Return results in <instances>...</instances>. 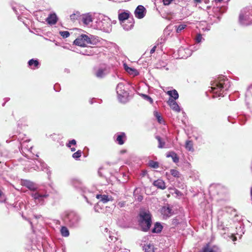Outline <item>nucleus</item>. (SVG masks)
<instances>
[{
    "mask_svg": "<svg viewBox=\"0 0 252 252\" xmlns=\"http://www.w3.org/2000/svg\"><path fill=\"white\" fill-rule=\"evenodd\" d=\"M129 14L130 13L128 11H125L119 13L118 18L120 23L123 22H126V21L130 20V18H129Z\"/></svg>",
    "mask_w": 252,
    "mask_h": 252,
    "instance_id": "19",
    "label": "nucleus"
},
{
    "mask_svg": "<svg viewBox=\"0 0 252 252\" xmlns=\"http://www.w3.org/2000/svg\"><path fill=\"white\" fill-rule=\"evenodd\" d=\"M60 34L63 38H66L70 35L68 31H61L60 32Z\"/></svg>",
    "mask_w": 252,
    "mask_h": 252,
    "instance_id": "42",
    "label": "nucleus"
},
{
    "mask_svg": "<svg viewBox=\"0 0 252 252\" xmlns=\"http://www.w3.org/2000/svg\"><path fill=\"white\" fill-rule=\"evenodd\" d=\"M202 39V37L201 34H197L196 37V42L197 43H200L201 41V40Z\"/></svg>",
    "mask_w": 252,
    "mask_h": 252,
    "instance_id": "45",
    "label": "nucleus"
},
{
    "mask_svg": "<svg viewBox=\"0 0 252 252\" xmlns=\"http://www.w3.org/2000/svg\"><path fill=\"white\" fill-rule=\"evenodd\" d=\"M153 185L157 188L161 189H164L166 188L165 182L161 179H158L155 181Z\"/></svg>",
    "mask_w": 252,
    "mask_h": 252,
    "instance_id": "24",
    "label": "nucleus"
},
{
    "mask_svg": "<svg viewBox=\"0 0 252 252\" xmlns=\"http://www.w3.org/2000/svg\"><path fill=\"white\" fill-rule=\"evenodd\" d=\"M246 100L248 103H252V87H250L246 94Z\"/></svg>",
    "mask_w": 252,
    "mask_h": 252,
    "instance_id": "31",
    "label": "nucleus"
},
{
    "mask_svg": "<svg viewBox=\"0 0 252 252\" xmlns=\"http://www.w3.org/2000/svg\"><path fill=\"white\" fill-rule=\"evenodd\" d=\"M239 22L243 26L252 24V7H246L241 10L239 16Z\"/></svg>",
    "mask_w": 252,
    "mask_h": 252,
    "instance_id": "6",
    "label": "nucleus"
},
{
    "mask_svg": "<svg viewBox=\"0 0 252 252\" xmlns=\"http://www.w3.org/2000/svg\"><path fill=\"white\" fill-rule=\"evenodd\" d=\"M160 213L162 215L163 218L166 219L173 215L174 212L172 210V207L167 204L162 207L160 209Z\"/></svg>",
    "mask_w": 252,
    "mask_h": 252,
    "instance_id": "11",
    "label": "nucleus"
},
{
    "mask_svg": "<svg viewBox=\"0 0 252 252\" xmlns=\"http://www.w3.org/2000/svg\"><path fill=\"white\" fill-rule=\"evenodd\" d=\"M81 21L85 25H90L93 22V15L90 13L83 14L81 16Z\"/></svg>",
    "mask_w": 252,
    "mask_h": 252,
    "instance_id": "15",
    "label": "nucleus"
},
{
    "mask_svg": "<svg viewBox=\"0 0 252 252\" xmlns=\"http://www.w3.org/2000/svg\"><path fill=\"white\" fill-rule=\"evenodd\" d=\"M166 157L167 158H171L173 161L175 163H177L179 162V158L177 156V155L174 152H169L166 154Z\"/></svg>",
    "mask_w": 252,
    "mask_h": 252,
    "instance_id": "28",
    "label": "nucleus"
},
{
    "mask_svg": "<svg viewBox=\"0 0 252 252\" xmlns=\"http://www.w3.org/2000/svg\"><path fill=\"white\" fill-rule=\"evenodd\" d=\"M81 154L82 151L81 150H78L72 155V157L75 159H78L81 157Z\"/></svg>",
    "mask_w": 252,
    "mask_h": 252,
    "instance_id": "38",
    "label": "nucleus"
},
{
    "mask_svg": "<svg viewBox=\"0 0 252 252\" xmlns=\"http://www.w3.org/2000/svg\"><path fill=\"white\" fill-rule=\"evenodd\" d=\"M76 144V141L74 139H72L70 141H69L68 143H67L66 144V146L68 147H71V145H75Z\"/></svg>",
    "mask_w": 252,
    "mask_h": 252,
    "instance_id": "43",
    "label": "nucleus"
},
{
    "mask_svg": "<svg viewBox=\"0 0 252 252\" xmlns=\"http://www.w3.org/2000/svg\"><path fill=\"white\" fill-rule=\"evenodd\" d=\"M109 238L111 241H114V242L111 243V248L110 250H108L107 252H122L121 246L119 245V242H118L117 244L115 243V242L118 240V238L111 234H109Z\"/></svg>",
    "mask_w": 252,
    "mask_h": 252,
    "instance_id": "10",
    "label": "nucleus"
},
{
    "mask_svg": "<svg viewBox=\"0 0 252 252\" xmlns=\"http://www.w3.org/2000/svg\"><path fill=\"white\" fill-rule=\"evenodd\" d=\"M97 41L96 38L92 35L81 34L74 41L73 43L81 47H86L88 44L94 45Z\"/></svg>",
    "mask_w": 252,
    "mask_h": 252,
    "instance_id": "7",
    "label": "nucleus"
},
{
    "mask_svg": "<svg viewBox=\"0 0 252 252\" xmlns=\"http://www.w3.org/2000/svg\"><path fill=\"white\" fill-rule=\"evenodd\" d=\"M195 1L196 2H200L201 0H195Z\"/></svg>",
    "mask_w": 252,
    "mask_h": 252,
    "instance_id": "63",
    "label": "nucleus"
},
{
    "mask_svg": "<svg viewBox=\"0 0 252 252\" xmlns=\"http://www.w3.org/2000/svg\"><path fill=\"white\" fill-rule=\"evenodd\" d=\"M155 116L157 118V117H158L159 115V114H158V113L157 112H155Z\"/></svg>",
    "mask_w": 252,
    "mask_h": 252,
    "instance_id": "59",
    "label": "nucleus"
},
{
    "mask_svg": "<svg viewBox=\"0 0 252 252\" xmlns=\"http://www.w3.org/2000/svg\"><path fill=\"white\" fill-rule=\"evenodd\" d=\"M251 199L252 200V187H251Z\"/></svg>",
    "mask_w": 252,
    "mask_h": 252,
    "instance_id": "60",
    "label": "nucleus"
},
{
    "mask_svg": "<svg viewBox=\"0 0 252 252\" xmlns=\"http://www.w3.org/2000/svg\"><path fill=\"white\" fill-rule=\"evenodd\" d=\"M32 157L33 158H32L33 159H36V161H34L35 163V166L33 167L34 169L44 170V169L46 168V164L44 162L35 158H37L38 157V156L37 154L35 155H33Z\"/></svg>",
    "mask_w": 252,
    "mask_h": 252,
    "instance_id": "13",
    "label": "nucleus"
},
{
    "mask_svg": "<svg viewBox=\"0 0 252 252\" xmlns=\"http://www.w3.org/2000/svg\"><path fill=\"white\" fill-rule=\"evenodd\" d=\"M146 13V8L141 5H138L134 11L135 16L138 19L143 18Z\"/></svg>",
    "mask_w": 252,
    "mask_h": 252,
    "instance_id": "12",
    "label": "nucleus"
},
{
    "mask_svg": "<svg viewBox=\"0 0 252 252\" xmlns=\"http://www.w3.org/2000/svg\"><path fill=\"white\" fill-rule=\"evenodd\" d=\"M94 210L95 212H98V206L97 205H95L94 206Z\"/></svg>",
    "mask_w": 252,
    "mask_h": 252,
    "instance_id": "55",
    "label": "nucleus"
},
{
    "mask_svg": "<svg viewBox=\"0 0 252 252\" xmlns=\"http://www.w3.org/2000/svg\"><path fill=\"white\" fill-rule=\"evenodd\" d=\"M27 141V140H25V141H23L22 143H21V150L23 152H24V150L27 149L28 151L30 153H31L32 152L30 150L32 149V146H31L29 149L27 148V145H26Z\"/></svg>",
    "mask_w": 252,
    "mask_h": 252,
    "instance_id": "35",
    "label": "nucleus"
},
{
    "mask_svg": "<svg viewBox=\"0 0 252 252\" xmlns=\"http://www.w3.org/2000/svg\"><path fill=\"white\" fill-rule=\"evenodd\" d=\"M28 66L32 69H38L40 66L38 60L34 59L30 60L28 61Z\"/></svg>",
    "mask_w": 252,
    "mask_h": 252,
    "instance_id": "18",
    "label": "nucleus"
},
{
    "mask_svg": "<svg viewBox=\"0 0 252 252\" xmlns=\"http://www.w3.org/2000/svg\"><path fill=\"white\" fill-rule=\"evenodd\" d=\"M94 74L96 77L102 78L106 74V69L105 68L99 67L95 70Z\"/></svg>",
    "mask_w": 252,
    "mask_h": 252,
    "instance_id": "22",
    "label": "nucleus"
},
{
    "mask_svg": "<svg viewBox=\"0 0 252 252\" xmlns=\"http://www.w3.org/2000/svg\"><path fill=\"white\" fill-rule=\"evenodd\" d=\"M143 250H144L145 252H156L157 249H155L154 248L153 245L147 244L144 245L143 246Z\"/></svg>",
    "mask_w": 252,
    "mask_h": 252,
    "instance_id": "29",
    "label": "nucleus"
},
{
    "mask_svg": "<svg viewBox=\"0 0 252 252\" xmlns=\"http://www.w3.org/2000/svg\"><path fill=\"white\" fill-rule=\"evenodd\" d=\"M71 185L81 193H86L88 190L83 183L79 179L73 178L70 180Z\"/></svg>",
    "mask_w": 252,
    "mask_h": 252,
    "instance_id": "9",
    "label": "nucleus"
},
{
    "mask_svg": "<svg viewBox=\"0 0 252 252\" xmlns=\"http://www.w3.org/2000/svg\"><path fill=\"white\" fill-rule=\"evenodd\" d=\"M57 21V17L55 13L50 14L46 19V22L50 25H54Z\"/></svg>",
    "mask_w": 252,
    "mask_h": 252,
    "instance_id": "25",
    "label": "nucleus"
},
{
    "mask_svg": "<svg viewBox=\"0 0 252 252\" xmlns=\"http://www.w3.org/2000/svg\"><path fill=\"white\" fill-rule=\"evenodd\" d=\"M156 138L158 141V148L162 149L166 148L165 142L162 139V138L159 136H156Z\"/></svg>",
    "mask_w": 252,
    "mask_h": 252,
    "instance_id": "32",
    "label": "nucleus"
},
{
    "mask_svg": "<svg viewBox=\"0 0 252 252\" xmlns=\"http://www.w3.org/2000/svg\"><path fill=\"white\" fill-rule=\"evenodd\" d=\"M96 198L100 199V200L103 203H107L110 200H112V197L105 194H97L96 196Z\"/></svg>",
    "mask_w": 252,
    "mask_h": 252,
    "instance_id": "26",
    "label": "nucleus"
},
{
    "mask_svg": "<svg viewBox=\"0 0 252 252\" xmlns=\"http://www.w3.org/2000/svg\"><path fill=\"white\" fill-rule=\"evenodd\" d=\"M173 0H162L164 5H168L171 3Z\"/></svg>",
    "mask_w": 252,
    "mask_h": 252,
    "instance_id": "48",
    "label": "nucleus"
},
{
    "mask_svg": "<svg viewBox=\"0 0 252 252\" xmlns=\"http://www.w3.org/2000/svg\"><path fill=\"white\" fill-rule=\"evenodd\" d=\"M59 85L58 84H56L54 87V90L56 91V92H59V89H57V87H59Z\"/></svg>",
    "mask_w": 252,
    "mask_h": 252,
    "instance_id": "54",
    "label": "nucleus"
},
{
    "mask_svg": "<svg viewBox=\"0 0 252 252\" xmlns=\"http://www.w3.org/2000/svg\"><path fill=\"white\" fill-rule=\"evenodd\" d=\"M168 103L173 110L177 112H179L181 110L179 106L174 99L170 98L168 101Z\"/></svg>",
    "mask_w": 252,
    "mask_h": 252,
    "instance_id": "21",
    "label": "nucleus"
},
{
    "mask_svg": "<svg viewBox=\"0 0 252 252\" xmlns=\"http://www.w3.org/2000/svg\"><path fill=\"white\" fill-rule=\"evenodd\" d=\"M116 136V142L119 145H123L125 143V141L126 139V134L124 132H120L115 135Z\"/></svg>",
    "mask_w": 252,
    "mask_h": 252,
    "instance_id": "20",
    "label": "nucleus"
},
{
    "mask_svg": "<svg viewBox=\"0 0 252 252\" xmlns=\"http://www.w3.org/2000/svg\"><path fill=\"white\" fill-rule=\"evenodd\" d=\"M80 16V13L78 12H77L75 13H73L70 16V19L72 21H74L76 19H78Z\"/></svg>",
    "mask_w": 252,
    "mask_h": 252,
    "instance_id": "40",
    "label": "nucleus"
},
{
    "mask_svg": "<svg viewBox=\"0 0 252 252\" xmlns=\"http://www.w3.org/2000/svg\"><path fill=\"white\" fill-rule=\"evenodd\" d=\"M118 98L120 102L126 103L128 100L129 93L126 90L125 86L123 83H119L116 87Z\"/></svg>",
    "mask_w": 252,
    "mask_h": 252,
    "instance_id": "8",
    "label": "nucleus"
},
{
    "mask_svg": "<svg viewBox=\"0 0 252 252\" xmlns=\"http://www.w3.org/2000/svg\"><path fill=\"white\" fill-rule=\"evenodd\" d=\"M80 53H81L83 55H88V56H90V55H92V53L91 51H88L87 50H85L84 52H82Z\"/></svg>",
    "mask_w": 252,
    "mask_h": 252,
    "instance_id": "46",
    "label": "nucleus"
},
{
    "mask_svg": "<svg viewBox=\"0 0 252 252\" xmlns=\"http://www.w3.org/2000/svg\"><path fill=\"white\" fill-rule=\"evenodd\" d=\"M105 231H106V232H107V231H108V229H107V228H105Z\"/></svg>",
    "mask_w": 252,
    "mask_h": 252,
    "instance_id": "64",
    "label": "nucleus"
},
{
    "mask_svg": "<svg viewBox=\"0 0 252 252\" xmlns=\"http://www.w3.org/2000/svg\"><path fill=\"white\" fill-rule=\"evenodd\" d=\"M157 118L158 122L161 123V121L162 119L161 117L160 116H158V117H157Z\"/></svg>",
    "mask_w": 252,
    "mask_h": 252,
    "instance_id": "56",
    "label": "nucleus"
},
{
    "mask_svg": "<svg viewBox=\"0 0 252 252\" xmlns=\"http://www.w3.org/2000/svg\"><path fill=\"white\" fill-rule=\"evenodd\" d=\"M156 46H154L150 50V54H153L155 52V50L156 49Z\"/></svg>",
    "mask_w": 252,
    "mask_h": 252,
    "instance_id": "50",
    "label": "nucleus"
},
{
    "mask_svg": "<svg viewBox=\"0 0 252 252\" xmlns=\"http://www.w3.org/2000/svg\"><path fill=\"white\" fill-rule=\"evenodd\" d=\"M70 150L72 152H74L76 150V149L74 147H72V148L70 147Z\"/></svg>",
    "mask_w": 252,
    "mask_h": 252,
    "instance_id": "58",
    "label": "nucleus"
},
{
    "mask_svg": "<svg viewBox=\"0 0 252 252\" xmlns=\"http://www.w3.org/2000/svg\"><path fill=\"white\" fill-rule=\"evenodd\" d=\"M163 228V226L159 222L155 223L153 228L152 229V232L153 233H160Z\"/></svg>",
    "mask_w": 252,
    "mask_h": 252,
    "instance_id": "27",
    "label": "nucleus"
},
{
    "mask_svg": "<svg viewBox=\"0 0 252 252\" xmlns=\"http://www.w3.org/2000/svg\"><path fill=\"white\" fill-rule=\"evenodd\" d=\"M187 25L185 24H180L176 27V32L177 33H180L182 32L183 30L186 28Z\"/></svg>",
    "mask_w": 252,
    "mask_h": 252,
    "instance_id": "37",
    "label": "nucleus"
},
{
    "mask_svg": "<svg viewBox=\"0 0 252 252\" xmlns=\"http://www.w3.org/2000/svg\"><path fill=\"white\" fill-rule=\"evenodd\" d=\"M126 205V202L125 201H122V202H120L118 205L120 207V208H122V207H125Z\"/></svg>",
    "mask_w": 252,
    "mask_h": 252,
    "instance_id": "49",
    "label": "nucleus"
},
{
    "mask_svg": "<svg viewBox=\"0 0 252 252\" xmlns=\"http://www.w3.org/2000/svg\"><path fill=\"white\" fill-rule=\"evenodd\" d=\"M125 69L130 75L136 76L139 75V72L135 68L128 67L126 63L124 64Z\"/></svg>",
    "mask_w": 252,
    "mask_h": 252,
    "instance_id": "23",
    "label": "nucleus"
},
{
    "mask_svg": "<svg viewBox=\"0 0 252 252\" xmlns=\"http://www.w3.org/2000/svg\"><path fill=\"white\" fill-rule=\"evenodd\" d=\"M175 193L177 194H179V193H180V192L179 191H178V190H176L175 191Z\"/></svg>",
    "mask_w": 252,
    "mask_h": 252,
    "instance_id": "61",
    "label": "nucleus"
},
{
    "mask_svg": "<svg viewBox=\"0 0 252 252\" xmlns=\"http://www.w3.org/2000/svg\"><path fill=\"white\" fill-rule=\"evenodd\" d=\"M21 185L31 191L30 194L37 204L43 205L45 200L49 196L51 193L50 186L39 187L35 183L28 180H22Z\"/></svg>",
    "mask_w": 252,
    "mask_h": 252,
    "instance_id": "1",
    "label": "nucleus"
},
{
    "mask_svg": "<svg viewBox=\"0 0 252 252\" xmlns=\"http://www.w3.org/2000/svg\"><path fill=\"white\" fill-rule=\"evenodd\" d=\"M200 252H221V250L217 246H211L208 244L202 249Z\"/></svg>",
    "mask_w": 252,
    "mask_h": 252,
    "instance_id": "14",
    "label": "nucleus"
},
{
    "mask_svg": "<svg viewBox=\"0 0 252 252\" xmlns=\"http://www.w3.org/2000/svg\"><path fill=\"white\" fill-rule=\"evenodd\" d=\"M138 225L140 230L147 232L152 225V215L149 211L141 210L139 214Z\"/></svg>",
    "mask_w": 252,
    "mask_h": 252,
    "instance_id": "4",
    "label": "nucleus"
},
{
    "mask_svg": "<svg viewBox=\"0 0 252 252\" xmlns=\"http://www.w3.org/2000/svg\"><path fill=\"white\" fill-rule=\"evenodd\" d=\"M171 174L174 177H179L180 172L176 169H171L170 171Z\"/></svg>",
    "mask_w": 252,
    "mask_h": 252,
    "instance_id": "39",
    "label": "nucleus"
},
{
    "mask_svg": "<svg viewBox=\"0 0 252 252\" xmlns=\"http://www.w3.org/2000/svg\"><path fill=\"white\" fill-rule=\"evenodd\" d=\"M60 232L63 237H67L69 235V231L66 226H62Z\"/></svg>",
    "mask_w": 252,
    "mask_h": 252,
    "instance_id": "33",
    "label": "nucleus"
},
{
    "mask_svg": "<svg viewBox=\"0 0 252 252\" xmlns=\"http://www.w3.org/2000/svg\"><path fill=\"white\" fill-rule=\"evenodd\" d=\"M219 228L220 229H221L224 231H225L226 230V229H227V228H226V227L225 228V227H223V226H222L221 225H219Z\"/></svg>",
    "mask_w": 252,
    "mask_h": 252,
    "instance_id": "51",
    "label": "nucleus"
},
{
    "mask_svg": "<svg viewBox=\"0 0 252 252\" xmlns=\"http://www.w3.org/2000/svg\"><path fill=\"white\" fill-rule=\"evenodd\" d=\"M239 228H242L243 229V228H244V225H242V224H241V225H240V227H239Z\"/></svg>",
    "mask_w": 252,
    "mask_h": 252,
    "instance_id": "62",
    "label": "nucleus"
},
{
    "mask_svg": "<svg viewBox=\"0 0 252 252\" xmlns=\"http://www.w3.org/2000/svg\"><path fill=\"white\" fill-rule=\"evenodd\" d=\"M94 19L95 20L94 25L95 29L106 32H109L111 31V21L108 17L98 13L95 16Z\"/></svg>",
    "mask_w": 252,
    "mask_h": 252,
    "instance_id": "3",
    "label": "nucleus"
},
{
    "mask_svg": "<svg viewBox=\"0 0 252 252\" xmlns=\"http://www.w3.org/2000/svg\"><path fill=\"white\" fill-rule=\"evenodd\" d=\"M215 188L216 190H219L221 189H222V187L221 185H216V186H212L211 187V189H212L213 188Z\"/></svg>",
    "mask_w": 252,
    "mask_h": 252,
    "instance_id": "47",
    "label": "nucleus"
},
{
    "mask_svg": "<svg viewBox=\"0 0 252 252\" xmlns=\"http://www.w3.org/2000/svg\"><path fill=\"white\" fill-rule=\"evenodd\" d=\"M134 23L133 19L130 18V20L126 21V22H123L121 23V24L125 30L129 31L133 28Z\"/></svg>",
    "mask_w": 252,
    "mask_h": 252,
    "instance_id": "17",
    "label": "nucleus"
},
{
    "mask_svg": "<svg viewBox=\"0 0 252 252\" xmlns=\"http://www.w3.org/2000/svg\"><path fill=\"white\" fill-rule=\"evenodd\" d=\"M211 91L216 95L213 97L223 96V93L227 90L230 87V82L228 79L224 76H221L216 79L212 84Z\"/></svg>",
    "mask_w": 252,
    "mask_h": 252,
    "instance_id": "2",
    "label": "nucleus"
},
{
    "mask_svg": "<svg viewBox=\"0 0 252 252\" xmlns=\"http://www.w3.org/2000/svg\"><path fill=\"white\" fill-rule=\"evenodd\" d=\"M167 94L172 97L174 100L177 99L179 97V94L176 90H172L167 92Z\"/></svg>",
    "mask_w": 252,
    "mask_h": 252,
    "instance_id": "30",
    "label": "nucleus"
},
{
    "mask_svg": "<svg viewBox=\"0 0 252 252\" xmlns=\"http://www.w3.org/2000/svg\"><path fill=\"white\" fill-rule=\"evenodd\" d=\"M192 49V46H190V48H181L179 50V53L180 55H182V58H187L191 55Z\"/></svg>",
    "mask_w": 252,
    "mask_h": 252,
    "instance_id": "16",
    "label": "nucleus"
},
{
    "mask_svg": "<svg viewBox=\"0 0 252 252\" xmlns=\"http://www.w3.org/2000/svg\"><path fill=\"white\" fill-rule=\"evenodd\" d=\"M149 166L153 168H158L159 167V163L157 161L150 160Z\"/></svg>",
    "mask_w": 252,
    "mask_h": 252,
    "instance_id": "36",
    "label": "nucleus"
},
{
    "mask_svg": "<svg viewBox=\"0 0 252 252\" xmlns=\"http://www.w3.org/2000/svg\"><path fill=\"white\" fill-rule=\"evenodd\" d=\"M83 196L88 204H90V205L92 204V203L89 200L88 198H87V197L85 195H83Z\"/></svg>",
    "mask_w": 252,
    "mask_h": 252,
    "instance_id": "52",
    "label": "nucleus"
},
{
    "mask_svg": "<svg viewBox=\"0 0 252 252\" xmlns=\"http://www.w3.org/2000/svg\"><path fill=\"white\" fill-rule=\"evenodd\" d=\"M185 147L186 149L189 151H193V143L191 141H187L186 142Z\"/></svg>",
    "mask_w": 252,
    "mask_h": 252,
    "instance_id": "34",
    "label": "nucleus"
},
{
    "mask_svg": "<svg viewBox=\"0 0 252 252\" xmlns=\"http://www.w3.org/2000/svg\"><path fill=\"white\" fill-rule=\"evenodd\" d=\"M5 200V197L2 192L0 190V202H3Z\"/></svg>",
    "mask_w": 252,
    "mask_h": 252,
    "instance_id": "44",
    "label": "nucleus"
},
{
    "mask_svg": "<svg viewBox=\"0 0 252 252\" xmlns=\"http://www.w3.org/2000/svg\"><path fill=\"white\" fill-rule=\"evenodd\" d=\"M41 215H34V217L36 219H39L41 218Z\"/></svg>",
    "mask_w": 252,
    "mask_h": 252,
    "instance_id": "53",
    "label": "nucleus"
},
{
    "mask_svg": "<svg viewBox=\"0 0 252 252\" xmlns=\"http://www.w3.org/2000/svg\"><path fill=\"white\" fill-rule=\"evenodd\" d=\"M142 96L145 100L148 101L151 104L153 103V100L150 96L144 94H142Z\"/></svg>",
    "mask_w": 252,
    "mask_h": 252,
    "instance_id": "41",
    "label": "nucleus"
},
{
    "mask_svg": "<svg viewBox=\"0 0 252 252\" xmlns=\"http://www.w3.org/2000/svg\"><path fill=\"white\" fill-rule=\"evenodd\" d=\"M231 238H232V240H233V241H235V240H236V237H234V236H233V235H232V234L231 235Z\"/></svg>",
    "mask_w": 252,
    "mask_h": 252,
    "instance_id": "57",
    "label": "nucleus"
},
{
    "mask_svg": "<svg viewBox=\"0 0 252 252\" xmlns=\"http://www.w3.org/2000/svg\"><path fill=\"white\" fill-rule=\"evenodd\" d=\"M81 218L77 213L70 211L65 213L64 220L70 228H77L79 226Z\"/></svg>",
    "mask_w": 252,
    "mask_h": 252,
    "instance_id": "5",
    "label": "nucleus"
}]
</instances>
